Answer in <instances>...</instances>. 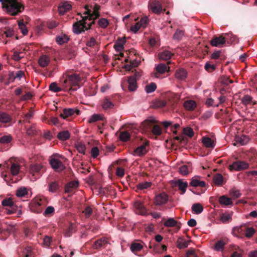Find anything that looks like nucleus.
Returning <instances> with one entry per match:
<instances>
[{
  "label": "nucleus",
  "mask_w": 257,
  "mask_h": 257,
  "mask_svg": "<svg viewBox=\"0 0 257 257\" xmlns=\"http://www.w3.org/2000/svg\"><path fill=\"white\" fill-rule=\"evenodd\" d=\"M173 55V53L168 50H165L159 54L160 59L164 60L170 59Z\"/></svg>",
  "instance_id": "72a5a7b5"
},
{
  "label": "nucleus",
  "mask_w": 257,
  "mask_h": 257,
  "mask_svg": "<svg viewBox=\"0 0 257 257\" xmlns=\"http://www.w3.org/2000/svg\"><path fill=\"white\" fill-rule=\"evenodd\" d=\"M148 145L149 142L146 141L145 143H143V144L135 149L133 152V154L134 155H138L139 156L144 155L147 152L146 147Z\"/></svg>",
  "instance_id": "4468645a"
},
{
  "label": "nucleus",
  "mask_w": 257,
  "mask_h": 257,
  "mask_svg": "<svg viewBox=\"0 0 257 257\" xmlns=\"http://www.w3.org/2000/svg\"><path fill=\"white\" fill-rule=\"evenodd\" d=\"M249 166L247 163L244 161H236L229 166L230 170L241 171L247 169Z\"/></svg>",
  "instance_id": "0eeeda50"
},
{
  "label": "nucleus",
  "mask_w": 257,
  "mask_h": 257,
  "mask_svg": "<svg viewBox=\"0 0 257 257\" xmlns=\"http://www.w3.org/2000/svg\"><path fill=\"white\" fill-rule=\"evenodd\" d=\"M44 202V199L42 198H40L38 200L35 201V202L32 205V207L36 208V210H34V211L36 212L37 213H40L41 212V206L42 205H44L43 203Z\"/></svg>",
  "instance_id": "c85d7f7f"
},
{
  "label": "nucleus",
  "mask_w": 257,
  "mask_h": 257,
  "mask_svg": "<svg viewBox=\"0 0 257 257\" xmlns=\"http://www.w3.org/2000/svg\"><path fill=\"white\" fill-rule=\"evenodd\" d=\"M70 136V133L68 131H63L59 133L57 135V138L62 141H66L69 139Z\"/></svg>",
  "instance_id": "58836bf2"
},
{
  "label": "nucleus",
  "mask_w": 257,
  "mask_h": 257,
  "mask_svg": "<svg viewBox=\"0 0 257 257\" xmlns=\"http://www.w3.org/2000/svg\"><path fill=\"white\" fill-rule=\"evenodd\" d=\"M168 200V196L165 193H161L156 196L154 203L156 205H162L166 204Z\"/></svg>",
  "instance_id": "9b49d317"
},
{
  "label": "nucleus",
  "mask_w": 257,
  "mask_h": 257,
  "mask_svg": "<svg viewBox=\"0 0 257 257\" xmlns=\"http://www.w3.org/2000/svg\"><path fill=\"white\" fill-rule=\"evenodd\" d=\"M134 206L137 214L142 215H147L148 214L147 210L142 202L139 200L135 201Z\"/></svg>",
  "instance_id": "6e6552de"
},
{
  "label": "nucleus",
  "mask_w": 257,
  "mask_h": 257,
  "mask_svg": "<svg viewBox=\"0 0 257 257\" xmlns=\"http://www.w3.org/2000/svg\"><path fill=\"white\" fill-rule=\"evenodd\" d=\"M143 248V244L139 242H133L131 245V249L134 253L140 251Z\"/></svg>",
  "instance_id": "ea45409f"
},
{
  "label": "nucleus",
  "mask_w": 257,
  "mask_h": 257,
  "mask_svg": "<svg viewBox=\"0 0 257 257\" xmlns=\"http://www.w3.org/2000/svg\"><path fill=\"white\" fill-rule=\"evenodd\" d=\"M184 106L189 111L193 110L196 107V103L194 100H187L184 102Z\"/></svg>",
  "instance_id": "473e14b6"
},
{
  "label": "nucleus",
  "mask_w": 257,
  "mask_h": 257,
  "mask_svg": "<svg viewBox=\"0 0 257 257\" xmlns=\"http://www.w3.org/2000/svg\"><path fill=\"white\" fill-rule=\"evenodd\" d=\"M192 210L196 214H199L203 211V207L200 203H194L192 206Z\"/></svg>",
  "instance_id": "4c0bfd02"
},
{
  "label": "nucleus",
  "mask_w": 257,
  "mask_h": 257,
  "mask_svg": "<svg viewBox=\"0 0 257 257\" xmlns=\"http://www.w3.org/2000/svg\"><path fill=\"white\" fill-rule=\"evenodd\" d=\"M23 257H35V253L31 246H27L22 252Z\"/></svg>",
  "instance_id": "c756f323"
},
{
  "label": "nucleus",
  "mask_w": 257,
  "mask_h": 257,
  "mask_svg": "<svg viewBox=\"0 0 257 257\" xmlns=\"http://www.w3.org/2000/svg\"><path fill=\"white\" fill-rule=\"evenodd\" d=\"M15 80L16 78L14 75V72H10L8 74L7 80L5 82V84L8 85L10 83L13 82Z\"/></svg>",
  "instance_id": "e2e57ef3"
},
{
  "label": "nucleus",
  "mask_w": 257,
  "mask_h": 257,
  "mask_svg": "<svg viewBox=\"0 0 257 257\" xmlns=\"http://www.w3.org/2000/svg\"><path fill=\"white\" fill-rule=\"evenodd\" d=\"M213 181L215 185L218 186H222L225 183L223 176L219 173L216 174L213 176Z\"/></svg>",
  "instance_id": "4be33fe9"
},
{
  "label": "nucleus",
  "mask_w": 257,
  "mask_h": 257,
  "mask_svg": "<svg viewBox=\"0 0 257 257\" xmlns=\"http://www.w3.org/2000/svg\"><path fill=\"white\" fill-rule=\"evenodd\" d=\"M75 230V224L72 222H69L66 226L64 230V235L66 237H70Z\"/></svg>",
  "instance_id": "6ab92c4d"
},
{
  "label": "nucleus",
  "mask_w": 257,
  "mask_h": 257,
  "mask_svg": "<svg viewBox=\"0 0 257 257\" xmlns=\"http://www.w3.org/2000/svg\"><path fill=\"white\" fill-rule=\"evenodd\" d=\"M200 177L196 176L191 179L190 185L193 187H204L206 186V183L204 181L200 180Z\"/></svg>",
  "instance_id": "2eb2a0df"
},
{
  "label": "nucleus",
  "mask_w": 257,
  "mask_h": 257,
  "mask_svg": "<svg viewBox=\"0 0 257 257\" xmlns=\"http://www.w3.org/2000/svg\"><path fill=\"white\" fill-rule=\"evenodd\" d=\"M186 257H198L196 250L193 248H189L186 251Z\"/></svg>",
  "instance_id": "3c124183"
},
{
  "label": "nucleus",
  "mask_w": 257,
  "mask_h": 257,
  "mask_svg": "<svg viewBox=\"0 0 257 257\" xmlns=\"http://www.w3.org/2000/svg\"><path fill=\"white\" fill-rule=\"evenodd\" d=\"M183 133L184 135L188 136L190 138L192 137L194 135L193 129L189 127L184 128Z\"/></svg>",
  "instance_id": "69168bd1"
},
{
  "label": "nucleus",
  "mask_w": 257,
  "mask_h": 257,
  "mask_svg": "<svg viewBox=\"0 0 257 257\" xmlns=\"http://www.w3.org/2000/svg\"><path fill=\"white\" fill-rule=\"evenodd\" d=\"M107 244V241L105 238H101L95 241L92 247L93 249H97L102 247H105Z\"/></svg>",
  "instance_id": "aec40b11"
},
{
  "label": "nucleus",
  "mask_w": 257,
  "mask_h": 257,
  "mask_svg": "<svg viewBox=\"0 0 257 257\" xmlns=\"http://www.w3.org/2000/svg\"><path fill=\"white\" fill-rule=\"evenodd\" d=\"M226 243V240L223 238L217 241L214 244V249L217 251L222 250Z\"/></svg>",
  "instance_id": "7c9ffc66"
},
{
  "label": "nucleus",
  "mask_w": 257,
  "mask_h": 257,
  "mask_svg": "<svg viewBox=\"0 0 257 257\" xmlns=\"http://www.w3.org/2000/svg\"><path fill=\"white\" fill-rule=\"evenodd\" d=\"M88 20V17H83L82 19L78 21L73 25V32L76 34H79L84 32L85 30H87L91 28V26L94 24V21L88 24V27L86 26L87 24V21Z\"/></svg>",
  "instance_id": "7ed1b4c3"
},
{
  "label": "nucleus",
  "mask_w": 257,
  "mask_h": 257,
  "mask_svg": "<svg viewBox=\"0 0 257 257\" xmlns=\"http://www.w3.org/2000/svg\"><path fill=\"white\" fill-rule=\"evenodd\" d=\"M179 172L183 175H186L189 172V168L187 165H183L179 168Z\"/></svg>",
  "instance_id": "680f3d73"
},
{
  "label": "nucleus",
  "mask_w": 257,
  "mask_h": 257,
  "mask_svg": "<svg viewBox=\"0 0 257 257\" xmlns=\"http://www.w3.org/2000/svg\"><path fill=\"white\" fill-rule=\"evenodd\" d=\"M187 71L182 68L177 70L175 73L176 78L181 80H185L187 77Z\"/></svg>",
  "instance_id": "393cba45"
},
{
  "label": "nucleus",
  "mask_w": 257,
  "mask_h": 257,
  "mask_svg": "<svg viewBox=\"0 0 257 257\" xmlns=\"http://www.w3.org/2000/svg\"><path fill=\"white\" fill-rule=\"evenodd\" d=\"M80 111L76 108H67L63 110V113L60 114V116L64 119L69 117L76 116L80 115Z\"/></svg>",
  "instance_id": "423d86ee"
},
{
  "label": "nucleus",
  "mask_w": 257,
  "mask_h": 257,
  "mask_svg": "<svg viewBox=\"0 0 257 257\" xmlns=\"http://www.w3.org/2000/svg\"><path fill=\"white\" fill-rule=\"evenodd\" d=\"M152 185V183L150 182H143L139 183L137 185V191L143 190L150 187Z\"/></svg>",
  "instance_id": "a19ab883"
},
{
  "label": "nucleus",
  "mask_w": 257,
  "mask_h": 257,
  "mask_svg": "<svg viewBox=\"0 0 257 257\" xmlns=\"http://www.w3.org/2000/svg\"><path fill=\"white\" fill-rule=\"evenodd\" d=\"M176 185L178 187L179 189L181 191V194L185 193L188 186L187 182H184L180 179L176 181Z\"/></svg>",
  "instance_id": "cd10ccee"
},
{
  "label": "nucleus",
  "mask_w": 257,
  "mask_h": 257,
  "mask_svg": "<svg viewBox=\"0 0 257 257\" xmlns=\"http://www.w3.org/2000/svg\"><path fill=\"white\" fill-rule=\"evenodd\" d=\"M235 139L236 143L242 146L245 145L249 141L248 137L245 135H242L240 137L237 136Z\"/></svg>",
  "instance_id": "c9c22d12"
},
{
  "label": "nucleus",
  "mask_w": 257,
  "mask_h": 257,
  "mask_svg": "<svg viewBox=\"0 0 257 257\" xmlns=\"http://www.w3.org/2000/svg\"><path fill=\"white\" fill-rule=\"evenodd\" d=\"M243 227L245 230V236L247 237H251L255 233V230L251 227H246L245 226H243Z\"/></svg>",
  "instance_id": "052dcab7"
},
{
  "label": "nucleus",
  "mask_w": 257,
  "mask_h": 257,
  "mask_svg": "<svg viewBox=\"0 0 257 257\" xmlns=\"http://www.w3.org/2000/svg\"><path fill=\"white\" fill-rule=\"evenodd\" d=\"M20 166L16 163L12 164L11 167V172L13 176H16L19 173Z\"/></svg>",
  "instance_id": "09e8293b"
},
{
  "label": "nucleus",
  "mask_w": 257,
  "mask_h": 257,
  "mask_svg": "<svg viewBox=\"0 0 257 257\" xmlns=\"http://www.w3.org/2000/svg\"><path fill=\"white\" fill-rule=\"evenodd\" d=\"M60 81L64 91L71 94L79 88L80 77L79 75L75 73L65 74L63 75Z\"/></svg>",
  "instance_id": "f257e3e1"
},
{
  "label": "nucleus",
  "mask_w": 257,
  "mask_h": 257,
  "mask_svg": "<svg viewBox=\"0 0 257 257\" xmlns=\"http://www.w3.org/2000/svg\"><path fill=\"white\" fill-rule=\"evenodd\" d=\"M60 188L59 183L56 181L52 182L49 185V190L51 192L57 191Z\"/></svg>",
  "instance_id": "37998d69"
},
{
  "label": "nucleus",
  "mask_w": 257,
  "mask_h": 257,
  "mask_svg": "<svg viewBox=\"0 0 257 257\" xmlns=\"http://www.w3.org/2000/svg\"><path fill=\"white\" fill-rule=\"evenodd\" d=\"M137 80L134 76H130L127 79L128 89L130 91H135L137 88Z\"/></svg>",
  "instance_id": "a211bd4d"
},
{
  "label": "nucleus",
  "mask_w": 257,
  "mask_h": 257,
  "mask_svg": "<svg viewBox=\"0 0 257 257\" xmlns=\"http://www.w3.org/2000/svg\"><path fill=\"white\" fill-rule=\"evenodd\" d=\"M43 169V166L40 164L31 165L30 168V171L33 175L36 174H40L41 173V170Z\"/></svg>",
  "instance_id": "5701e85b"
},
{
  "label": "nucleus",
  "mask_w": 257,
  "mask_h": 257,
  "mask_svg": "<svg viewBox=\"0 0 257 257\" xmlns=\"http://www.w3.org/2000/svg\"><path fill=\"white\" fill-rule=\"evenodd\" d=\"M50 62L49 57L47 55L41 56L38 60L39 65L42 67H45L47 66Z\"/></svg>",
  "instance_id": "b1692460"
},
{
  "label": "nucleus",
  "mask_w": 257,
  "mask_h": 257,
  "mask_svg": "<svg viewBox=\"0 0 257 257\" xmlns=\"http://www.w3.org/2000/svg\"><path fill=\"white\" fill-rule=\"evenodd\" d=\"M78 186V182L76 181H71L65 186V193H72L73 190L76 188Z\"/></svg>",
  "instance_id": "f3484780"
},
{
  "label": "nucleus",
  "mask_w": 257,
  "mask_h": 257,
  "mask_svg": "<svg viewBox=\"0 0 257 257\" xmlns=\"http://www.w3.org/2000/svg\"><path fill=\"white\" fill-rule=\"evenodd\" d=\"M148 8L153 13L157 15L165 11L161 3L157 0H150L148 3Z\"/></svg>",
  "instance_id": "39448f33"
},
{
  "label": "nucleus",
  "mask_w": 257,
  "mask_h": 257,
  "mask_svg": "<svg viewBox=\"0 0 257 257\" xmlns=\"http://www.w3.org/2000/svg\"><path fill=\"white\" fill-rule=\"evenodd\" d=\"M126 42L125 38H119L114 45V48L117 52H120L123 49V45Z\"/></svg>",
  "instance_id": "dca6fc26"
},
{
  "label": "nucleus",
  "mask_w": 257,
  "mask_h": 257,
  "mask_svg": "<svg viewBox=\"0 0 257 257\" xmlns=\"http://www.w3.org/2000/svg\"><path fill=\"white\" fill-rule=\"evenodd\" d=\"M219 202L221 205H224L225 206L232 204L231 199L225 195L221 196L219 197Z\"/></svg>",
  "instance_id": "e433bc0d"
},
{
  "label": "nucleus",
  "mask_w": 257,
  "mask_h": 257,
  "mask_svg": "<svg viewBox=\"0 0 257 257\" xmlns=\"http://www.w3.org/2000/svg\"><path fill=\"white\" fill-rule=\"evenodd\" d=\"M50 164L53 169L58 171H61L65 169V167L62 162L57 159H51Z\"/></svg>",
  "instance_id": "f8f14e48"
},
{
  "label": "nucleus",
  "mask_w": 257,
  "mask_h": 257,
  "mask_svg": "<svg viewBox=\"0 0 257 257\" xmlns=\"http://www.w3.org/2000/svg\"><path fill=\"white\" fill-rule=\"evenodd\" d=\"M165 226L168 227H177L178 229L181 227V224L179 223L176 220L173 218L168 219L164 223Z\"/></svg>",
  "instance_id": "2f4dec72"
},
{
  "label": "nucleus",
  "mask_w": 257,
  "mask_h": 257,
  "mask_svg": "<svg viewBox=\"0 0 257 257\" xmlns=\"http://www.w3.org/2000/svg\"><path fill=\"white\" fill-rule=\"evenodd\" d=\"M22 54L23 53L22 52H18L15 51L14 52V54L12 56V58L15 61H19L24 57V55Z\"/></svg>",
  "instance_id": "5fc2aeb1"
},
{
  "label": "nucleus",
  "mask_w": 257,
  "mask_h": 257,
  "mask_svg": "<svg viewBox=\"0 0 257 257\" xmlns=\"http://www.w3.org/2000/svg\"><path fill=\"white\" fill-rule=\"evenodd\" d=\"M69 40V38L68 36L63 33L56 37V41L59 45L67 43Z\"/></svg>",
  "instance_id": "a878e982"
},
{
  "label": "nucleus",
  "mask_w": 257,
  "mask_h": 257,
  "mask_svg": "<svg viewBox=\"0 0 257 257\" xmlns=\"http://www.w3.org/2000/svg\"><path fill=\"white\" fill-rule=\"evenodd\" d=\"M152 132L154 135L160 136L162 134V129L159 125L156 124L154 125Z\"/></svg>",
  "instance_id": "bf43d9fd"
},
{
  "label": "nucleus",
  "mask_w": 257,
  "mask_h": 257,
  "mask_svg": "<svg viewBox=\"0 0 257 257\" xmlns=\"http://www.w3.org/2000/svg\"><path fill=\"white\" fill-rule=\"evenodd\" d=\"M84 8L86 11L84 12L83 14L87 15L85 16L86 17H88V20H92V21L95 22V20L98 18L100 16L99 12V11L100 9V6L95 4L93 8V11L92 13H91V10L89 9L88 5L85 6Z\"/></svg>",
  "instance_id": "20e7f679"
},
{
  "label": "nucleus",
  "mask_w": 257,
  "mask_h": 257,
  "mask_svg": "<svg viewBox=\"0 0 257 257\" xmlns=\"http://www.w3.org/2000/svg\"><path fill=\"white\" fill-rule=\"evenodd\" d=\"M114 104L109 97H105L102 100V107L105 110L112 108Z\"/></svg>",
  "instance_id": "412c9836"
},
{
  "label": "nucleus",
  "mask_w": 257,
  "mask_h": 257,
  "mask_svg": "<svg viewBox=\"0 0 257 257\" xmlns=\"http://www.w3.org/2000/svg\"><path fill=\"white\" fill-rule=\"evenodd\" d=\"M130 138V134L126 131L121 132L119 135V139L123 142H127Z\"/></svg>",
  "instance_id": "864d4df0"
},
{
  "label": "nucleus",
  "mask_w": 257,
  "mask_h": 257,
  "mask_svg": "<svg viewBox=\"0 0 257 257\" xmlns=\"http://www.w3.org/2000/svg\"><path fill=\"white\" fill-rule=\"evenodd\" d=\"M242 102L243 104L246 105L251 103L252 101V97L248 95H246L243 97L241 99Z\"/></svg>",
  "instance_id": "774afa93"
},
{
  "label": "nucleus",
  "mask_w": 257,
  "mask_h": 257,
  "mask_svg": "<svg viewBox=\"0 0 257 257\" xmlns=\"http://www.w3.org/2000/svg\"><path fill=\"white\" fill-rule=\"evenodd\" d=\"M13 140V138L11 135H4L0 137V144L6 146L4 148V151H7L11 148V143Z\"/></svg>",
  "instance_id": "1a4fd4ad"
},
{
  "label": "nucleus",
  "mask_w": 257,
  "mask_h": 257,
  "mask_svg": "<svg viewBox=\"0 0 257 257\" xmlns=\"http://www.w3.org/2000/svg\"><path fill=\"white\" fill-rule=\"evenodd\" d=\"M156 88V84L154 82H152L150 84L147 85L146 86L145 90L147 92V93H150L155 91Z\"/></svg>",
  "instance_id": "de8ad7c7"
},
{
  "label": "nucleus",
  "mask_w": 257,
  "mask_h": 257,
  "mask_svg": "<svg viewBox=\"0 0 257 257\" xmlns=\"http://www.w3.org/2000/svg\"><path fill=\"white\" fill-rule=\"evenodd\" d=\"M14 203L11 198L4 199L2 201V205L4 206L8 207V208L11 207Z\"/></svg>",
  "instance_id": "338daca9"
},
{
  "label": "nucleus",
  "mask_w": 257,
  "mask_h": 257,
  "mask_svg": "<svg viewBox=\"0 0 257 257\" xmlns=\"http://www.w3.org/2000/svg\"><path fill=\"white\" fill-rule=\"evenodd\" d=\"M49 89L54 92H58L62 90L61 88L57 86V84L56 82L51 83L49 86Z\"/></svg>",
  "instance_id": "13d9d810"
},
{
  "label": "nucleus",
  "mask_w": 257,
  "mask_h": 257,
  "mask_svg": "<svg viewBox=\"0 0 257 257\" xmlns=\"http://www.w3.org/2000/svg\"><path fill=\"white\" fill-rule=\"evenodd\" d=\"M109 22L108 20L104 18H101L98 21V25L102 28H106L108 25Z\"/></svg>",
  "instance_id": "4d7b16f0"
},
{
  "label": "nucleus",
  "mask_w": 257,
  "mask_h": 257,
  "mask_svg": "<svg viewBox=\"0 0 257 257\" xmlns=\"http://www.w3.org/2000/svg\"><path fill=\"white\" fill-rule=\"evenodd\" d=\"M28 194V190L25 187H21L18 189L16 192V195L18 197H25Z\"/></svg>",
  "instance_id": "49530a36"
},
{
  "label": "nucleus",
  "mask_w": 257,
  "mask_h": 257,
  "mask_svg": "<svg viewBox=\"0 0 257 257\" xmlns=\"http://www.w3.org/2000/svg\"><path fill=\"white\" fill-rule=\"evenodd\" d=\"M11 121V117L6 112H0V121L4 123L9 122Z\"/></svg>",
  "instance_id": "c03bdc74"
},
{
  "label": "nucleus",
  "mask_w": 257,
  "mask_h": 257,
  "mask_svg": "<svg viewBox=\"0 0 257 257\" xmlns=\"http://www.w3.org/2000/svg\"><path fill=\"white\" fill-rule=\"evenodd\" d=\"M18 26L22 34L24 35H26L28 34V31L23 20L18 22Z\"/></svg>",
  "instance_id": "a18cd8bd"
},
{
  "label": "nucleus",
  "mask_w": 257,
  "mask_h": 257,
  "mask_svg": "<svg viewBox=\"0 0 257 257\" xmlns=\"http://www.w3.org/2000/svg\"><path fill=\"white\" fill-rule=\"evenodd\" d=\"M170 67H168L166 64L161 63L157 66L156 70L159 73H164L166 71H169Z\"/></svg>",
  "instance_id": "79ce46f5"
},
{
  "label": "nucleus",
  "mask_w": 257,
  "mask_h": 257,
  "mask_svg": "<svg viewBox=\"0 0 257 257\" xmlns=\"http://www.w3.org/2000/svg\"><path fill=\"white\" fill-rule=\"evenodd\" d=\"M72 9V5L67 1L62 2L58 7V11L60 15H63Z\"/></svg>",
  "instance_id": "ddd939ff"
},
{
  "label": "nucleus",
  "mask_w": 257,
  "mask_h": 257,
  "mask_svg": "<svg viewBox=\"0 0 257 257\" xmlns=\"http://www.w3.org/2000/svg\"><path fill=\"white\" fill-rule=\"evenodd\" d=\"M174 140L178 141L182 145H185L187 143V139L184 135L176 136L174 138Z\"/></svg>",
  "instance_id": "603ef678"
},
{
  "label": "nucleus",
  "mask_w": 257,
  "mask_h": 257,
  "mask_svg": "<svg viewBox=\"0 0 257 257\" xmlns=\"http://www.w3.org/2000/svg\"><path fill=\"white\" fill-rule=\"evenodd\" d=\"M225 44V40L223 34L219 36H214L210 41V44L213 47H222Z\"/></svg>",
  "instance_id": "9d476101"
},
{
  "label": "nucleus",
  "mask_w": 257,
  "mask_h": 257,
  "mask_svg": "<svg viewBox=\"0 0 257 257\" xmlns=\"http://www.w3.org/2000/svg\"><path fill=\"white\" fill-rule=\"evenodd\" d=\"M202 143L206 148H213L215 146L214 141L208 137L203 138Z\"/></svg>",
  "instance_id": "f704fd0d"
},
{
  "label": "nucleus",
  "mask_w": 257,
  "mask_h": 257,
  "mask_svg": "<svg viewBox=\"0 0 257 257\" xmlns=\"http://www.w3.org/2000/svg\"><path fill=\"white\" fill-rule=\"evenodd\" d=\"M184 36V31L180 30H177L173 36V38L175 40L180 41L182 39Z\"/></svg>",
  "instance_id": "6e6d98bb"
},
{
  "label": "nucleus",
  "mask_w": 257,
  "mask_h": 257,
  "mask_svg": "<svg viewBox=\"0 0 257 257\" xmlns=\"http://www.w3.org/2000/svg\"><path fill=\"white\" fill-rule=\"evenodd\" d=\"M190 240H186L184 238H179L177 241V247L179 249H183L187 247Z\"/></svg>",
  "instance_id": "bb28decb"
},
{
  "label": "nucleus",
  "mask_w": 257,
  "mask_h": 257,
  "mask_svg": "<svg viewBox=\"0 0 257 257\" xmlns=\"http://www.w3.org/2000/svg\"><path fill=\"white\" fill-rule=\"evenodd\" d=\"M204 68L208 72L210 73L215 70L216 66L214 65L210 64L209 62H207L205 64Z\"/></svg>",
  "instance_id": "0e129e2a"
},
{
  "label": "nucleus",
  "mask_w": 257,
  "mask_h": 257,
  "mask_svg": "<svg viewBox=\"0 0 257 257\" xmlns=\"http://www.w3.org/2000/svg\"><path fill=\"white\" fill-rule=\"evenodd\" d=\"M139 64V62L136 60H131L130 64H126L124 66V68L127 70H131L132 68L137 67Z\"/></svg>",
  "instance_id": "8fccbe9b"
},
{
  "label": "nucleus",
  "mask_w": 257,
  "mask_h": 257,
  "mask_svg": "<svg viewBox=\"0 0 257 257\" xmlns=\"http://www.w3.org/2000/svg\"><path fill=\"white\" fill-rule=\"evenodd\" d=\"M4 11L12 16H16L24 10V7L17 0H0Z\"/></svg>",
  "instance_id": "f03ea898"
}]
</instances>
